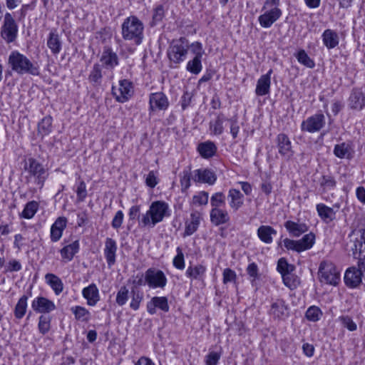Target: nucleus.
<instances>
[{"label": "nucleus", "mask_w": 365, "mask_h": 365, "mask_svg": "<svg viewBox=\"0 0 365 365\" xmlns=\"http://www.w3.org/2000/svg\"><path fill=\"white\" fill-rule=\"evenodd\" d=\"M170 215V208L167 202L162 200L154 201L150 204L147 212L141 215L138 225L140 227L153 228Z\"/></svg>", "instance_id": "nucleus-1"}, {"label": "nucleus", "mask_w": 365, "mask_h": 365, "mask_svg": "<svg viewBox=\"0 0 365 365\" xmlns=\"http://www.w3.org/2000/svg\"><path fill=\"white\" fill-rule=\"evenodd\" d=\"M144 25L135 16H130L124 19L121 25V35L125 41H128L138 46L142 43L144 35Z\"/></svg>", "instance_id": "nucleus-2"}, {"label": "nucleus", "mask_w": 365, "mask_h": 365, "mask_svg": "<svg viewBox=\"0 0 365 365\" xmlns=\"http://www.w3.org/2000/svg\"><path fill=\"white\" fill-rule=\"evenodd\" d=\"M8 63L12 71L19 75L38 76L39 74L38 66L18 51H14L10 53Z\"/></svg>", "instance_id": "nucleus-3"}, {"label": "nucleus", "mask_w": 365, "mask_h": 365, "mask_svg": "<svg viewBox=\"0 0 365 365\" xmlns=\"http://www.w3.org/2000/svg\"><path fill=\"white\" fill-rule=\"evenodd\" d=\"M189 48L188 41L184 37L173 40L167 51L171 68L178 67L186 59Z\"/></svg>", "instance_id": "nucleus-4"}, {"label": "nucleus", "mask_w": 365, "mask_h": 365, "mask_svg": "<svg viewBox=\"0 0 365 365\" xmlns=\"http://www.w3.org/2000/svg\"><path fill=\"white\" fill-rule=\"evenodd\" d=\"M280 0H265L262 11V14L259 16V25L264 29L270 28L274 23L280 19L282 11L279 8Z\"/></svg>", "instance_id": "nucleus-5"}, {"label": "nucleus", "mask_w": 365, "mask_h": 365, "mask_svg": "<svg viewBox=\"0 0 365 365\" xmlns=\"http://www.w3.org/2000/svg\"><path fill=\"white\" fill-rule=\"evenodd\" d=\"M24 168L29 174V177L34 178V183L41 189L48 177V172L44 166L36 159L30 158Z\"/></svg>", "instance_id": "nucleus-6"}, {"label": "nucleus", "mask_w": 365, "mask_h": 365, "mask_svg": "<svg viewBox=\"0 0 365 365\" xmlns=\"http://www.w3.org/2000/svg\"><path fill=\"white\" fill-rule=\"evenodd\" d=\"M319 279L322 283L336 286L340 281V274L336 266L330 262H321L319 268Z\"/></svg>", "instance_id": "nucleus-7"}, {"label": "nucleus", "mask_w": 365, "mask_h": 365, "mask_svg": "<svg viewBox=\"0 0 365 365\" xmlns=\"http://www.w3.org/2000/svg\"><path fill=\"white\" fill-rule=\"evenodd\" d=\"M314 242L315 235L313 232L304 235L303 237L299 240H294L289 238H286L283 240L284 246L288 250H292L297 252H302L311 249Z\"/></svg>", "instance_id": "nucleus-8"}, {"label": "nucleus", "mask_w": 365, "mask_h": 365, "mask_svg": "<svg viewBox=\"0 0 365 365\" xmlns=\"http://www.w3.org/2000/svg\"><path fill=\"white\" fill-rule=\"evenodd\" d=\"M112 93L116 101L127 102L134 93V87L131 81L127 79L119 81L118 87H112Z\"/></svg>", "instance_id": "nucleus-9"}, {"label": "nucleus", "mask_w": 365, "mask_h": 365, "mask_svg": "<svg viewBox=\"0 0 365 365\" xmlns=\"http://www.w3.org/2000/svg\"><path fill=\"white\" fill-rule=\"evenodd\" d=\"M146 284L151 289H163L167 284V277L165 273L158 269L151 267L145 272Z\"/></svg>", "instance_id": "nucleus-10"}, {"label": "nucleus", "mask_w": 365, "mask_h": 365, "mask_svg": "<svg viewBox=\"0 0 365 365\" xmlns=\"http://www.w3.org/2000/svg\"><path fill=\"white\" fill-rule=\"evenodd\" d=\"M1 33L2 38L8 43H11L16 38L18 26L10 13H6L4 16Z\"/></svg>", "instance_id": "nucleus-11"}, {"label": "nucleus", "mask_w": 365, "mask_h": 365, "mask_svg": "<svg viewBox=\"0 0 365 365\" xmlns=\"http://www.w3.org/2000/svg\"><path fill=\"white\" fill-rule=\"evenodd\" d=\"M354 239L351 240L353 246L354 257L358 259L359 261H365V230H359L356 232L352 234Z\"/></svg>", "instance_id": "nucleus-12"}, {"label": "nucleus", "mask_w": 365, "mask_h": 365, "mask_svg": "<svg viewBox=\"0 0 365 365\" xmlns=\"http://www.w3.org/2000/svg\"><path fill=\"white\" fill-rule=\"evenodd\" d=\"M325 125V116L321 113H317L306 120L301 124V130L308 133H316L319 131Z\"/></svg>", "instance_id": "nucleus-13"}, {"label": "nucleus", "mask_w": 365, "mask_h": 365, "mask_svg": "<svg viewBox=\"0 0 365 365\" xmlns=\"http://www.w3.org/2000/svg\"><path fill=\"white\" fill-rule=\"evenodd\" d=\"M169 101L163 92L152 93L149 96V111L165 110L169 106Z\"/></svg>", "instance_id": "nucleus-14"}, {"label": "nucleus", "mask_w": 365, "mask_h": 365, "mask_svg": "<svg viewBox=\"0 0 365 365\" xmlns=\"http://www.w3.org/2000/svg\"><path fill=\"white\" fill-rule=\"evenodd\" d=\"M358 261L357 268L352 267L349 268L344 274V282L346 286L351 288L357 287L362 281L363 271L361 269V262Z\"/></svg>", "instance_id": "nucleus-15"}, {"label": "nucleus", "mask_w": 365, "mask_h": 365, "mask_svg": "<svg viewBox=\"0 0 365 365\" xmlns=\"http://www.w3.org/2000/svg\"><path fill=\"white\" fill-rule=\"evenodd\" d=\"M276 142L279 153L285 159H290L294 155V151L292 148V143L287 135L279 133L277 136Z\"/></svg>", "instance_id": "nucleus-16"}, {"label": "nucleus", "mask_w": 365, "mask_h": 365, "mask_svg": "<svg viewBox=\"0 0 365 365\" xmlns=\"http://www.w3.org/2000/svg\"><path fill=\"white\" fill-rule=\"evenodd\" d=\"M31 307L37 313L48 314L56 308L54 302L46 297H38L31 302Z\"/></svg>", "instance_id": "nucleus-17"}, {"label": "nucleus", "mask_w": 365, "mask_h": 365, "mask_svg": "<svg viewBox=\"0 0 365 365\" xmlns=\"http://www.w3.org/2000/svg\"><path fill=\"white\" fill-rule=\"evenodd\" d=\"M146 308L147 312L151 315L156 313V309L168 312L170 309L168 298L166 297H153L147 303Z\"/></svg>", "instance_id": "nucleus-18"}, {"label": "nucleus", "mask_w": 365, "mask_h": 365, "mask_svg": "<svg viewBox=\"0 0 365 365\" xmlns=\"http://www.w3.org/2000/svg\"><path fill=\"white\" fill-rule=\"evenodd\" d=\"M117 250L118 247L115 240L110 237H107L105 240L103 254L109 267H112L115 263Z\"/></svg>", "instance_id": "nucleus-19"}, {"label": "nucleus", "mask_w": 365, "mask_h": 365, "mask_svg": "<svg viewBox=\"0 0 365 365\" xmlns=\"http://www.w3.org/2000/svg\"><path fill=\"white\" fill-rule=\"evenodd\" d=\"M192 180L196 182L215 184L217 177L214 172L209 169H197L194 170Z\"/></svg>", "instance_id": "nucleus-20"}, {"label": "nucleus", "mask_w": 365, "mask_h": 365, "mask_svg": "<svg viewBox=\"0 0 365 365\" xmlns=\"http://www.w3.org/2000/svg\"><path fill=\"white\" fill-rule=\"evenodd\" d=\"M351 109L361 110L365 107V94L360 89H353L348 100Z\"/></svg>", "instance_id": "nucleus-21"}, {"label": "nucleus", "mask_w": 365, "mask_h": 365, "mask_svg": "<svg viewBox=\"0 0 365 365\" xmlns=\"http://www.w3.org/2000/svg\"><path fill=\"white\" fill-rule=\"evenodd\" d=\"M100 61L106 68L109 69L114 68L119 63L117 53L110 47L104 48Z\"/></svg>", "instance_id": "nucleus-22"}, {"label": "nucleus", "mask_w": 365, "mask_h": 365, "mask_svg": "<svg viewBox=\"0 0 365 365\" xmlns=\"http://www.w3.org/2000/svg\"><path fill=\"white\" fill-rule=\"evenodd\" d=\"M284 225L289 234L294 237L301 236L309 230V226L306 223L299 221L287 220Z\"/></svg>", "instance_id": "nucleus-23"}, {"label": "nucleus", "mask_w": 365, "mask_h": 365, "mask_svg": "<svg viewBox=\"0 0 365 365\" xmlns=\"http://www.w3.org/2000/svg\"><path fill=\"white\" fill-rule=\"evenodd\" d=\"M287 309L284 300L277 299L272 303L269 314L274 319H283L288 316Z\"/></svg>", "instance_id": "nucleus-24"}, {"label": "nucleus", "mask_w": 365, "mask_h": 365, "mask_svg": "<svg viewBox=\"0 0 365 365\" xmlns=\"http://www.w3.org/2000/svg\"><path fill=\"white\" fill-rule=\"evenodd\" d=\"M272 73V70L270 69L266 74L262 75L258 79L255 89L257 96H262L269 93Z\"/></svg>", "instance_id": "nucleus-25"}, {"label": "nucleus", "mask_w": 365, "mask_h": 365, "mask_svg": "<svg viewBox=\"0 0 365 365\" xmlns=\"http://www.w3.org/2000/svg\"><path fill=\"white\" fill-rule=\"evenodd\" d=\"M82 295L86 299L87 304L89 306L93 307L100 301L99 290L94 283L83 288Z\"/></svg>", "instance_id": "nucleus-26"}, {"label": "nucleus", "mask_w": 365, "mask_h": 365, "mask_svg": "<svg viewBox=\"0 0 365 365\" xmlns=\"http://www.w3.org/2000/svg\"><path fill=\"white\" fill-rule=\"evenodd\" d=\"M67 219L65 217H58L51 227V240L58 242L62 237L63 232L66 227Z\"/></svg>", "instance_id": "nucleus-27"}, {"label": "nucleus", "mask_w": 365, "mask_h": 365, "mask_svg": "<svg viewBox=\"0 0 365 365\" xmlns=\"http://www.w3.org/2000/svg\"><path fill=\"white\" fill-rule=\"evenodd\" d=\"M316 210L320 219L325 223H329L336 218V211L334 210V207L319 203L316 205Z\"/></svg>", "instance_id": "nucleus-28"}, {"label": "nucleus", "mask_w": 365, "mask_h": 365, "mask_svg": "<svg viewBox=\"0 0 365 365\" xmlns=\"http://www.w3.org/2000/svg\"><path fill=\"white\" fill-rule=\"evenodd\" d=\"M201 220V214L197 211H194L190 214V219L185 222V232L183 237L190 236L195 232L199 227Z\"/></svg>", "instance_id": "nucleus-29"}, {"label": "nucleus", "mask_w": 365, "mask_h": 365, "mask_svg": "<svg viewBox=\"0 0 365 365\" xmlns=\"http://www.w3.org/2000/svg\"><path fill=\"white\" fill-rule=\"evenodd\" d=\"M210 217L211 222L215 226L225 224L230 221L227 211L221 208L212 209Z\"/></svg>", "instance_id": "nucleus-30"}, {"label": "nucleus", "mask_w": 365, "mask_h": 365, "mask_svg": "<svg viewBox=\"0 0 365 365\" xmlns=\"http://www.w3.org/2000/svg\"><path fill=\"white\" fill-rule=\"evenodd\" d=\"M229 119L223 113H219L215 119L210 122L211 134L215 135H221L224 131V123H228Z\"/></svg>", "instance_id": "nucleus-31"}, {"label": "nucleus", "mask_w": 365, "mask_h": 365, "mask_svg": "<svg viewBox=\"0 0 365 365\" xmlns=\"http://www.w3.org/2000/svg\"><path fill=\"white\" fill-rule=\"evenodd\" d=\"M228 199L230 207L234 210H238L244 203V196L239 190L230 189L228 192Z\"/></svg>", "instance_id": "nucleus-32"}, {"label": "nucleus", "mask_w": 365, "mask_h": 365, "mask_svg": "<svg viewBox=\"0 0 365 365\" xmlns=\"http://www.w3.org/2000/svg\"><path fill=\"white\" fill-rule=\"evenodd\" d=\"M45 280L47 284L53 289L56 295H59L63 290V283L57 275L52 273H47L45 275Z\"/></svg>", "instance_id": "nucleus-33"}, {"label": "nucleus", "mask_w": 365, "mask_h": 365, "mask_svg": "<svg viewBox=\"0 0 365 365\" xmlns=\"http://www.w3.org/2000/svg\"><path fill=\"white\" fill-rule=\"evenodd\" d=\"M277 231L269 225H261L257 229V236L259 240L266 244H271L273 242L272 235H275Z\"/></svg>", "instance_id": "nucleus-34"}, {"label": "nucleus", "mask_w": 365, "mask_h": 365, "mask_svg": "<svg viewBox=\"0 0 365 365\" xmlns=\"http://www.w3.org/2000/svg\"><path fill=\"white\" fill-rule=\"evenodd\" d=\"M322 41L328 49L335 48L339 44V36L331 29H326L322 34Z\"/></svg>", "instance_id": "nucleus-35"}, {"label": "nucleus", "mask_w": 365, "mask_h": 365, "mask_svg": "<svg viewBox=\"0 0 365 365\" xmlns=\"http://www.w3.org/2000/svg\"><path fill=\"white\" fill-rule=\"evenodd\" d=\"M79 250V242L78 240L73 242L72 243L63 247L61 250L60 253L63 260L70 262L73 259L74 255Z\"/></svg>", "instance_id": "nucleus-36"}, {"label": "nucleus", "mask_w": 365, "mask_h": 365, "mask_svg": "<svg viewBox=\"0 0 365 365\" xmlns=\"http://www.w3.org/2000/svg\"><path fill=\"white\" fill-rule=\"evenodd\" d=\"M197 151L202 158H210L215 155L217 147L213 142L206 141L198 145Z\"/></svg>", "instance_id": "nucleus-37"}, {"label": "nucleus", "mask_w": 365, "mask_h": 365, "mask_svg": "<svg viewBox=\"0 0 365 365\" xmlns=\"http://www.w3.org/2000/svg\"><path fill=\"white\" fill-rule=\"evenodd\" d=\"M318 183L322 193L333 190L336 186V181L334 178L329 175H322L318 180Z\"/></svg>", "instance_id": "nucleus-38"}, {"label": "nucleus", "mask_w": 365, "mask_h": 365, "mask_svg": "<svg viewBox=\"0 0 365 365\" xmlns=\"http://www.w3.org/2000/svg\"><path fill=\"white\" fill-rule=\"evenodd\" d=\"M352 150L349 144L342 143L336 144L334 148V154L339 158H347L350 159L352 158Z\"/></svg>", "instance_id": "nucleus-39"}, {"label": "nucleus", "mask_w": 365, "mask_h": 365, "mask_svg": "<svg viewBox=\"0 0 365 365\" xmlns=\"http://www.w3.org/2000/svg\"><path fill=\"white\" fill-rule=\"evenodd\" d=\"M246 272L250 277V283H251L252 286L255 287L256 289H257V287H258L257 281L260 278V274L259 273V269H258L257 264L255 262L250 263V264H248V266L246 269Z\"/></svg>", "instance_id": "nucleus-40"}, {"label": "nucleus", "mask_w": 365, "mask_h": 365, "mask_svg": "<svg viewBox=\"0 0 365 365\" xmlns=\"http://www.w3.org/2000/svg\"><path fill=\"white\" fill-rule=\"evenodd\" d=\"M52 122L50 115L44 117L38 124V133L42 137L48 135L52 130Z\"/></svg>", "instance_id": "nucleus-41"}, {"label": "nucleus", "mask_w": 365, "mask_h": 365, "mask_svg": "<svg viewBox=\"0 0 365 365\" xmlns=\"http://www.w3.org/2000/svg\"><path fill=\"white\" fill-rule=\"evenodd\" d=\"M47 46L53 54H58L61 49V43L58 35L55 32H51L47 41Z\"/></svg>", "instance_id": "nucleus-42"}, {"label": "nucleus", "mask_w": 365, "mask_h": 365, "mask_svg": "<svg viewBox=\"0 0 365 365\" xmlns=\"http://www.w3.org/2000/svg\"><path fill=\"white\" fill-rule=\"evenodd\" d=\"M29 297L23 295L18 301L14 309V316L16 319H21L25 315L27 309V300Z\"/></svg>", "instance_id": "nucleus-43"}, {"label": "nucleus", "mask_w": 365, "mask_h": 365, "mask_svg": "<svg viewBox=\"0 0 365 365\" xmlns=\"http://www.w3.org/2000/svg\"><path fill=\"white\" fill-rule=\"evenodd\" d=\"M38 209V203L35 200L30 201L26 204L20 216L22 218L31 219L35 215Z\"/></svg>", "instance_id": "nucleus-44"}, {"label": "nucleus", "mask_w": 365, "mask_h": 365, "mask_svg": "<svg viewBox=\"0 0 365 365\" xmlns=\"http://www.w3.org/2000/svg\"><path fill=\"white\" fill-rule=\"evenodd\" d=\"M102 78L103 75L101 66L98 63H95L88 76V80L93 85L97 86L101 84Z\"/></svg>", "instance_id": "nucleus-45"}, {"label": "nucleus", "mask_w": 365, "mask_h": 365, "mask_svg": "<svg viewBox=\"0 0 365 365\" xmlns=\"http://www.w3.org/2000/svg\"><path fill=\"white\" fill-rule=\"evenodd\" d=\"M71 310L77 320L88 322L90 319L91 314L89 311L83 307L75 306L71 307Z\"/></svg>", "instance_id": "nucleus-46"}, {"label": "nucleus", "mask_w": 365, "mask_h": 365, "mask_svg": "<svg viewBox=\"0 0 365 365\" xmlns=\"http://www.w3.org/2000/svg\"><path fill=\"white\" fill-rule=\"evenodd\" d=\"M202 68V58L200 57H194L187 62L186 66L187 71L195 75L200 73Z\"/></svg>", "instance_id": "nucleus-47"}, {"label": "nucleus", "mask_w": 365, "mask_h": 365, "mask_svg": "<svg viewBox=\"0 0 365 365\" xmlns=\"http://www.w3.org/2000/svg\"><path fill=\"white\" fill-rule=\"evenodd\" d=\"M205 270V267L201 264H198L194 267L190 266L187 267L185 274L187 277L197 279L203 276Z\"/></svg>", "instance_id": "nucleus-48"}, {"label": "nucleus", "mask_w": 365, "mask_h": 365, "mask_svg": "<svg viewBox=\"0 0 365 365\" xmlns=\"http://www.w3.org/2000/svg\"><path fill=\"white\" fill-rule=\"evenodd\" d=\"M297 61L301 64L309 68H313L315 66L314 61L307 55L303 49L299 50L295 55Z\"/></svg>", "instance_id": "nucleus-49"}, {"label": "nucleus", "mask_w": 365, "mask_h": 365, "mask_svg": "<svg viewBox=\"0 0 365 365\" xmlns=\"http://www.w3.org/2000/svg\"><path fill=\"white\" fill-rule=\"evenodd\" d=\"M180 178L181 190L182 192H185L191 185L190 181L191 179H192V175L191 174L190 170H184L180 175Z\"/></svg>", "instance_id": "nucleus-50"}, {"label": "nucleus", "mask_w": 365, "mask_h": 365, "mask_svg": "<svg viewBox=\"0 0 365 365\" xmlns=\"http://www.w3.org/2000/svg\"><path fill=\"white\" fill-rule=\"evenodd\" d=\"M322 314V310L318 307L311 306L307 309L305 317L307 320L315 322L321 319Z\"/></svg>", "instance_id": "nucleus-51"}, {"label": "nucleus", "mask_w": 365, "mask_h": 365, "mask_svg": "<svg viewBox=\"0 0 365 365\" xmlns=\"http://www.w3.org/2000/svg\"><path fill=\"white\" fill-rule=\"evenodd\" d=\"M282 277L284 285L291 289L297 288L299 284V278L292 272L283 274Z\"/></svg>", "instance_id": "nucleus-52"}, {"label": "nucleus", "mask_w": 365, "mask_h": 365, "mask_svg": "<svg viewBox=\"0 0 365 365\" xmlns=\"http://www.w3.org/2000/svg\"><path fill=\"white\" fill-rule=\"evenodd\" d=\"M209 194L206 191H200L193 195L191 204L195 206L206 205L208 203Z\"/></svg>", "instance_id": "nucleus-53"}, {"label": "nucleus", "mask_w": 365, "mask_h": 365, "mask_svg": "<svg viewBox=\"0 0 365 365\" xmlns=\"http://www.w3.org/2000/svg\"><path fill=\"white\" fill-rule=\"evenodd\" d=\"M51 317L46 315H41L38 318V329L41 334H46L51 328Z\"/></svg>", "instance_id": "nucleus-54"}, {"label": "nucleus", "mask_w": 365, "mask_h": 365, "mask_svg": "<svg viewBox=\"0 0 365 365\" xmlns=\"http://www.w3.org/2000/svg\"><path fill=\"white\" fill-rule=\"evenodd\" d=\"M225 204V195L222 192H215L210 198L212 209L220 208Z\"/></svg>", "instance_id": "nucleus-55"}, {"label": "nucleus", "mask_w": 365, "mask_h": 365, "mask_svg": "<svg viewBox=\"0 0 365 365\" xmlns=\"http://www.w3.org/2000/svg\"><path fill=\"white\" fill-rule=\"evenodd\" d=\"M277 269L282 276L289 272H292L294 269V267L289 264L286 259L280 258L277 262Z\"/></svg>", "instance_id": "nucleus-56"}, {"label": "nucleus", "mask_w": 365, "mask_h": 365, "mask_svg": "<svg viewBox=\"0 0 365 365\" xmlns=\"http://www.w3.org/2000/svg\"><path fill=\"white\" fill-rule=\"evenodd\" d=\"M131 294L130 307L133 310H138L143 299V294L140 291H135L134 289H132Z\"/></svg>", "instance_id": "nucleus-57"}, {"label": "nucleus", "mask_w": 365, "mask_h": 365, "mask_svg": "<svg viewBox=\"0 0 365 365\" xmlns=\"http://www.w3.org/2000/svg\"><path fill=\"white\" fill-rule=\"evenodd\" d=\"M128 289L125 286H122L116 294L115 302L119 306L125 304L128 299Z\"/></svg>", "instance_id": "nucleus-58"}, {"label": "nucleus", "mask_w": 365, "mask_h": 365, "mask_svg": "<svg viewBox=\"0 0 365 365\" xmlns=\"http://www.w3.org/2000/svg\"><path fill=\"white\" fill-rule=\"evenodd\" d=\"M177 255L173 259V266L180 270L185 268L184 255L180 247L176 249Z\"/></svg>", "instance_id": "nucleus-59"}, {"label": "nucleus", "mask_w": 365, "mask_h": 365, "mask_svg": "<svg viewBox=\"0 0 365 365\" xmlns=\"http://www.w3.org/2000/svg\"><path fill=\"white\" fill-rule=\"evenodd\" d=\"M339 321L341 322L343 327L346 328L350 331H354L356 330V329H357L356 324L348 315L341 316L339 317Z\"/></svg>", "instance_id": "nucleus-60"}, {"label": "nucleus", "mask_w": 365, "mask_h": 365, "mask_svg": "<svg viewBox=\"0 0 365 365\" xmlns=\"http://www.w3.org/2000/svg\"><path fill=\"white\" fill-rule=\"evenodd\" d=\"M77 200L78 202H83L87 196L86 185L84 181H81L76 190Z\"/></svg>", "instance_id": "nucleus-61"}, {"label": "nucleus", "mask_w": 365, "mask_h": 365, "mask_svg": "<svg viewBox=\"0 0 365 365\" xmlns=\"http://www.w3.org/2000/svg\"><path fill=\"white\" fill-rule=\"evenodd\" d=\"M192 53L195 55L194 57L202 58L205 53V50L202 44L200 42L195 41L190 45Z\"/></svg>", "instance_id": "nucleus-62"}, {"label": "nucleus", "mask_w": 365, "mask_h": 365, "mask_svg": "<svg viewBox=\"0 0 365 365\" xmlns=\"http://www.w3.org/2000/svg\"><path fill=\"white\" fill-rule=\"evenodd\" d=\"M158 183V179L154 171H150L145 178V184L150 188L155 187Z\"/></svg>", "instance_id": "nucleus-63"}, {"label": "nucleus", "mask_w": 365, "mask_h": 365, "mask_svg": "<svg viewBox=\"0 0 365 365\" xmlns=\"http://www.w3.org/2000/svg\"><path fill=\"white\" fill-rule=\"evenodd\" d=\"M220 359V354L211 351L206 356L205 363L207 365H217Z\"/></svg>", "instance_id": "nucleus-64"}]
</instances>
